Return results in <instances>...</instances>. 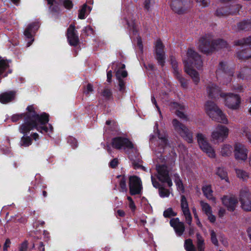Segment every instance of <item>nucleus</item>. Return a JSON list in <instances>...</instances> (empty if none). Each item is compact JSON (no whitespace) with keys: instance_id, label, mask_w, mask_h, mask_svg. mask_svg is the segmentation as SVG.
Listing matches in <instances>:
<instances>
[{"instance_id":"6ab92c4d","label":"nucleus","mask_w":251,"mask_h":251,"mask_svg":"<svg viewBox=\"0 0 251 251\" xmlns=\"http://www.w3.org/2000/svg\"><path fill=\"white\" fill-rule=\"evenodd\" d=\"M202 211L207 216L208 220L212 223L216 221V217L212 214V208L209 204L203 201L200 202Z\"/></svg>"},{"instance_id":"0eeeda50","label":"nucleus","mask_w":251,"mask_h":251,"mask_svg":"<svg viewBox=\"0 0 251 251\" xmlns=\"http://www.w3.org/2000/svg\"><path fill=\"white\" fill-rule=\"evenodd\" d=\"M173 125L175 130L187 141L188 143H192L193 141L192 133L186 126L181 124L176 119L173 120Z\"/></svg>"},{"instance_id":"72a5a7b5","label":"nucleus","mask_w":251,"mask_h":251,"mask_svg":"<svg viewBox=\"0 0 251 251\" xmlns=\"http://www.w3.org/2000/svg\"><path fill=\"white\" fill-rule=\"evenodd\" d=\"M26 134H24L21 139L20 145L21 146L27 147L31 144L32 140L29 136H25Z\"/></svg>"},{"instance_id":"052dcab7","label":"nucleus","mask_w":251,"mask_h":251,"mask_svg":"<svg viewBox=\"0 0 251 251\" xmlns=\"http://www.w3.org/2000/svg\"><path fill=\"white\" fill-rule=\"evenodd\" d=\"M112 76V71H108L107 73V79L109 82H110L111 81Z\"/></svg>"},{"instance_id":"bb28decb","label":"nucleus","mask_w":251,"mask_h":251,"mask_svg":"<svg viewBox=\"0 0 251 251\" xmlns=\"http://www.w3.org/2000/svg\"><path fill=\"white\" fill-rule=\"evenodd\" d=\"M173 105L174 107V108H176V115L181 119H182L184 120H187V117L183 111V110L185 109V106L183 105H180L176 102H174L173 104Z\"/></svg>"},{"instance_id":"9d476101","label":"nucleus","mask_w":251,"mask_h":251,"mask_svg":"<svg viewBox=\"0 0 251 251\" xmlns=\"http://www.w3.org/2000/svg\"><path fill=\"white\" fill-rule=\"evenodd\" d=\"M156 171L158 179L162 182L166 183L169 187H171L173 183L169 176V171L166 166L164 164L157 165Z\"/></svg>"},{"instance_id":"37998d69","label":"nucleus","mask_w":251,"mask_h":251,"mask_svg":"<svg viewBox=\"0 0 251 251\" xmlns=\"http://www.w3.org/2000/svg\"><path fill=\"white\" fill-rule=\"evenodd\" d=\"M93 91L94 89L92 84L88 83L86 87L84 88L83 92L85 95L89 96L93 92Z\"/></svg>"},{"instance_id":"1a4fd4ad","label":"nucleus","mask_w":251,"mask_h":251,"mask_svg":"<svg viewBox=\"0 0 251 251\" xmlns=\"http://www.w3.org/2000/svg\"><path fill=\"white\" fill-rule=\"evenodd\" d=\"M220 95L222 97H225V105L227 107L232 109H237L239 108L241 100L238 95L229 93Z\"/></svg>"},{"instance_id":"c756f323","label":"nucleus","mask_w":251,"mask_h":251,"mask_svg":"<svg viewBox=\"0 0 251 251\" xmlns=\"http://www.w3.org/2000/svg\"><path fill=\"white\" fill-rule=\"evenodd\" d=\"M91 10V9L90 7L87 6L86 4H84L81 9L79 11L78 18L80 19H85Z\"/></svg>"},{"instance_id":"f257e3e1","label":"nucleus","mask_w":251,"mask_h":251,"mask_svg":"<svg viewBox=\"0 0 251 251\" xmlns=\"http://www.w3.org/2000/svg\"><path fill=\"white\" fill-rule=\"evenodd\" d=\"M27 112L26 114H15L11 117V120L16 122L21 119L23 116L25 117L24 123L21 125L19 127L20 133L23 134H28L30 131L34 129L40 132H50L53 131V127L49 125V127L46 124L49 122V115L43 113L38 114L32 106H28L26 108Z\"/></svg>"},{"instance_id":"09e8293b","label":"nucleus","mask_w":251,"mask_h":251,"mask_svg":"<svg viewBox=\"0 0 251 251\" xmlns=\"http://www.w3.org/2000/svg\"><path fill=\"white\" fill-rule=\"evenodd\" d=\"M27 249V242L26 241L22 243L19 248V251H26Z\"/></svg>"},{"instance_id":"e433bc0d","label":"nucleus","mask_w":251,"mask_h":251,"mask_svg":"<svg viewBox=\"0 0 251 251\" xmlns=\"http://www.w3.org/2000/svg\"><path fill=\"white\" fill-rule=\"evenodd\" d=\"M184 247L187 251H196V250L193 244L191 239H187L184 243Z\"/></svg>"},{"instance_id":"de8ad7c7","label":"nucleus","mask_w":251,"mask_h":251,"mask_svg":"<svg viewBox=\"0 0 251 251\" xmlns=\"http://www.w3.org/2000/svg\"><path fill=\"white\" fill-rule=\"evenodd\" d=\"M63 5L64 7L67 9H70L73 6V3L70 0H65L63 1Z\"/></svg>"},{"instance_id":"7ed1b4c3","label":"nucleus","mask_w":251,"mask_h":251,"mask_svg":"<svg viewBox=\"0 0 251 251\" xmlns=\"http://www.w3.org/2000/svg\"><path fill=\"white\" fill-rule=\"evenodd\" d=\"M205 110L206 114L212 120L223 124L228 123L226 115L214 102L207 101L205 104Z\"/></svg>"},{"instance_id":"f3484780","label":"nucleus","mask_w":251,"mask_h":251,"mask_svg":"<svg viewBox=\"0 0 251 251\" xmlns=\"http://www.w3.org/2000/svg\"><path fill=\"white\" fill-rule=\"evenodd\" d=\"M170 224L178 236H180L183 234L185 230L184 224L183 222H180L178 218L172 219L170 221Z\"/></svg>"},{"instance_id":"4468645a","label":"nucleus","mask_w":251,"mask_h":251,"mask_svg":"<svg viewBox=\"0 0 251 251\" xmlns=\"http://www.w3.org/2000/svg\"><path fill=\"white\" fill-rule=\"evenodd\" d=\"M181 208L183 214L185 217L186 222L191 226L192 217L188 207V203L184 196H181Z\"/></svg>"},{"instance_id":"4be33fe9","label":"nucleus","mask_w":251,"mask_h":251,"mask_svg":"<svg viewBox=\"0 0 251 251\" xmlns=\"http://www.w3.org/2000/svg\"><path fill=\"white\" fill-rule=\"evenodd\" d=\"M39 26V24L37 23L29 24L24 31L25 36L27 38L32 39L33 34L38 29Z\"/></svg>"},{"instance_id":"f704fd0d","label":"nucleus","mask_w":251,"mask_h":251,"mask_svg":"<svg viewBox=\"0 0 251 251\" xmlns=\"http://www.w3.org/2000/svg\"><path fill=\"white\" fill-rule=\"evenodd\" d=\"M119 178H120V191L122 192H126L127 190L126 185V179L125 176H118Z\"/></svg>"},{"instance_id":"a211bd4d","label":"nucleus","mask_w":251,"mask_h":251,"mask_svg":"<svg viewBox=\"0 0 251 251\" xmlns=\"http://www.w3.org/2000/svg\"><path fill=\"white\" fill-rule=\"evenodd\" d=\"M67 37L70 45L76 46L79 42L78 37L75 33V26L71 25L68 29Z\"/></svg>"},{"instance_id":"338daca9","label":"nucleus","mask_w":251,"mask_h":251,"mask_svg":"<svg viewBox=\"0 0 251 251\" xmlns=\"http://www.w3.org/2000/svg\"><path fill=\"white\" fill-rule=\"evenodd\" d=\"M31 136L35 141L39 139V135L37 133H33L31 134Z\"/></svg>"},{"instance_id":"a19ab883","label":"nucleus","mask_w":251,"mask_h":251,"mask_svg":"<svg viewBox=\"0 0 251 251\" xmlns=\"http://www.w3.org/2000/svg\"><path fill=\"white\" fill-rule=\"evenodd\" d=\"M176 213L173 211L172 208H169L164 211L163 216L165 218H170L173 216H175Z\"/></svg>"},{"instance_id":"e2e57ef3","label":"nucleus","mask_w":251,"mask_h":251,"mask_svg":"<svg viewBox=\"0 0 251 251\" xmlns=\"http://www.w3.org/2000/svg\"><path fill=\"white\" fill-rule=\"evenodd\" d=\"M226 67V64L224 62H221L219 64V69L224 71Z\"/></svg>"},{"instance_id":"7c9ffc66","label":"nucleus","mask_w":251,"mask_h":251,"mask_svg":"<svg viewBox=\"0 0 251 251\" xmlns=\"http://www.w3.org/2000/svg\"><path fill=\"white\" fill-rule=\"evenodd\" d=\"M197 248L198 251H204L205 249L204 240L200 234H197Z\"/></svg>"},{"instance_id":"6e6d98bb","label":"nucleus","mask_w":251,"mask_h":251,"mask_svg":"<svg viewBox=\"0 0 251 251\" xmlns=\"http://www.w3.org/2000/svg\"><path fill=\"white\" fill-rule=\"evenodd\" d=\"M118 164V161L116 158H115L113 159L110 162V166L112 168H115L116 167Z\"/></svg>"},{"instance_id":"6e6552de","label":"nucleus","mask_w":251,"mask_h":251,"mask_svg":"<svg viewBox=\"0 0 251 251\" xmlns=\"http://www.w3.org/2000/svg\"><path fill=\"white\" fill-rule=\"evenodd\" d=\"M240 201L242 209L246 211H251V194L248 188H244L241 190Z\"/></svg>"},{"instance_id":"c85d7f7f","label":"nucleus","mask_w":251,"mask_h":251,"mask_svg":"<svg viewBox=\"0 0 251 251\" xmlns=\"http://www.w3.org/2000/svg\"><path fill=\"white\" fill-rule=\"evenodd\" d=\"M204 195L209 200L214 201L215 198L213 197V191L210 185H206L202 188Z\"/></svg>"},{"instance_id":"f03ea898","label":"nucleus","mask_w":251,"mask_h":251,"mask_svg":"<svg viewBox=\"0 0 251 251\" xmlns=\"http://www.w3.org/2000/svg\"><path fill=\"white\" fill-rule=\"evenodd\" d=\"M183 63L185 72L192 78L193 81L197 84L200 81L198 73L193 68L200 69L202 65L200 56L192 49H189L186 56L183 58Z\"/></svg>"},{"instance_id":"ea45409f","label":"nucleus","mask_w":251,"mask_h":251,"mask_svg":"<svg viewBox=\"0 0 251 251\" xmlns=\"http://www.w3.org/2000/svg\"><path fill=\"white\" fill-rule=\"evenodd\" d=\"M159 195L162 198L168 197L170 194L169 190L161 187L159 189Z\"/></svg>"},{"instance_id":"aec40b11","label":"nucleus","mask_w":251,"mask_h":251,"mask_svg":"<svg viewBox=\"0 0 251 251\" xmlns=\"http://www.w3.org/2000/svg\"><path fill=\"white\" fill-rule=\"evenodd\" d=\"M171 63L172 65V67L174 70V74L176 77L179 80L181 85L183 87H186L187 86V82L185 80V79L181 77V75L180 74V70L179 68L177 67V63L175 60H173L172 59Z\"/></svg>"},{"instance_id":"774afa93","label":"nucleus","mask_w":251,"mask_h":251,"mask_svg":"<svg viewBox=\"0 0 251 251\" xmlns=\"http://www.w3.org/2000/svg\"><path fill=\"white\" fill-rule=\"evenodd\" d=\"M39 250L40 251H45L44 245L42 242H40V246L39 247Z\"/></svg>"},{"instance_id":"680f3d73","label":"nucleus","mask_w":251,"mask_h":251,"mask_svg":"<svg viewBox=\"0 0 251 251\" xmlns=\"http://www.w3.org/2000/svg\"><path fill=\"white\" fill-rule=\"evenodd\" d=\"M83 30L87 32L88 34L93 33V29L90 26L86 27Z\"/></svg>"},{"instance_id":"a878e982","label":"nucleus","mask_w":251,"mask_h":251,"mask_svg":"<svg viewBox=\"0 0 251 251\" xmlns=\"http://www.w3.org/2000/svg\"><path fill=\"white\" fill-rule=\"evenodd\" d=\"M156 129L159 140L158 142L159 143V146H160L161 149H163L165 146H166L167 143L166 134L165 133H161L158 131V124L157 123L155 124L154 126V131Z\"/></svg>"},{"instance_id":"8fccbe9b","label":"nucleus","mask_w":251,"mask_h":251,"mask_svg":"<svg viewBox=\"0 0 251 251\" xmlns=\"http://www.w3.org/2000/svg\"><path fill=\"white\" fill-rule=\"evenodd\" d=\"M226 210L223 207H220L218 210V215L220 218H223L226 214Z\"/></svg>"},{"instance_id":"4d7b16f0","label":"nucleus","mask_w":251,"mask_h":251,"mask_svg":"<svg viewBox=\"0 0 251 251\" xmlns=\"http://www.w3.org/2000/svg\"><path fill=\"white\" fill-rule=\"evenodd\" d=\"M151 101L155 105L159 113V114L160 115V116H161V111H160V108H159L158 106L157 105L156 100L155 99V98L153 96L151 97Z\"/></svg>"},{"instance_id":"39448f33","label":"nucleus","mask_w":251,"mask_h":251,"mask_svg":"<svg viewBox=\"0 0 251 251\" xmlns=\"http://www.w3.org/2000/svg\"><path fill=\"white\" fill-rule=\"evenodd\" d=\"M228 134L229 129L226 126L218 125L211 130V139L214 142H222L227 138Z\"/></svg>"},{"instance_id":"864d4df0","label":"nucleus","mask_w":251,"mask_h":251,"mask_svg":"<svg viewBox=\"0 0 251 251\" xmlns=\"http://www.w3.org/2000/svg\"><path fill=\"white\" fill-rule=\"evenodd\" d=\"M10 243L11 242L9 239H7L5 240L3 248L4 251H7L8 248L10 247Z\"/></svg>"},{"instance_id":"f8f14e48","label":"nucleus","mask_w":251,"mask_h":251,"mask_svg":"<svg viewBox=\"0 0 251 251\" xmlns=\"http://www.w3.org/2000/svg\"><path fill=\"white\" fill-rule=\"evenodd\" d=\"M129 191L132 195L139 194L142 189V181L140 178L136 176H131L129 178Z\"/></svg>"},{"instance_id":"20e7f679","label":"nucleus","mask_w":251,"mask_h":251,"mask_svg":"<svg viewBox=\"0 0 251 251\" xmlns=\"http://www.w3.org/2000/svg\"><path fill=\"white\" fill-rule=\"evenodd\" d=\"M227 46L226 42L223 40L218 39L212 42L206 37H202L200 40L199 49L202 52L207 53L213 50L226 48Z\"/></svg>"},{"instance_id":"a18cd8bd","label":"nucleus","mask_w":251,"mask_h":251,"mask_svg":"<svg viewBox=\"0 0 251 251\" xmlns=\"http://www.w3.org/2000/svg\"><path fill=\"white\" fill-rule=\"evenodd\" d=\"M151 180L152 184L154 187L158 189L161 187L160 183L156 180V178L152 175H151Z\"/></svg>"},{"instance_id":"2f4dec72","label":"nucleus","mask_w":251,"mask_h":251,"mask_svg":"<svg viewBox=\"0 0 251 251\" xmlns=\"http://www.w3.org/2000/svg\"><path fill=\"white\" fill-rule=\"evenodd\" d=\"M232 151V148L231 146L228 144H225L221 147L220 152L222 156H227L231 154Z\"/></svg>"},{"instance_id":"b1692460","label":"nucleus","mask_w":251,"mask_h":251,"mask_svg":"<svg viewBox=\"0 0 251 251\" xmlns=\"http://www.w3.org/2000/svg\"><path fill=\"white\" fill-rule=\"evenodd\" d=\"M206 89L209 96L212 98H216L220 93L219 88L212 83L208 84Z\"/></svg>"},{"instance_id":"412c9836","label":"nucleus","mask_w":251,"mask_h":251,"mask_svg":"<svg viewBox=\"0 0 251 251\" xmlns=\"http://www.w3.org/2000/svg\"><path fill=\"white\" fill-rule=\"evenodd\" d=\"M15 97V93L13 91L6 92L0 94V102L6 104L12 101Z\"/></svg>"},{"instance_id":"0e129e2a","label":"nucleus","mask_w":251,"mask_h":251,"mask_svg":"<svg viewBox=\"0 0 251 251\" xmlns=\"http://www.w3.org/2000/svg\"><path fill=\"white\" fill-rule=\"evenodd\" d=\"M251 43V37H250L249 38H247L246 39H244V42L243 43H239V44H250Z\"/></svg>"},{"instance_id":"58836bf2","label":"nucleus","mask_w":251,"mask_h":251,"mask_svg":"<svg viewBox=\"0 0 251 251\" xmlns=\"http://www.w3.org/2000/svg\"><path fill=\"white\" fill-rule=\"evenodd\" d=\"M210 239L212 243L215 246L218 247L219 246L218 240L217 238V235L215 232L213 230H210Z\"/></svg>"},{"instance_id":"393cba45","label":"nucleus","mask_w":251,"mask_h":251,"mask_svg":"<svg viewBox=\"0 0 251 251\" xmlns=\"http://www.w3.org/2000/svg\"><path fill=\"white\" fill-rule=\"evenodd\" d=\"M9 67V62L7 60H5L2 57H0V76L2 75V77H6L8 74L11 73V71L9 70L6 72L3 75V74Z\"/></svg>"},{"instance_id":"c9c22d12","label":"nucleus","mask_w":251,"mask_h":251,"mask_svg":"<svg viewBox=\"0 0 251 251\" xmlns=\"http://www.w3.org/2000/svg\"><path fill=\"white\" fill-rule=\"evenodd\" d=\"M174 176L175 182L176 183V184L177 186L178 190L183 192L184 190V187L182 183V181L179 178V176L177 174H175L174 175Z\"/></svg>"},{"instance_id":"9b49d317","label":"nucleus","mask_w":251,"mask_h":251,"mask_svg":"<svg viewBox=\"0 0 251 251\" xmlns=\"http://www.w3.org/2000/svg\"><path fill=\"white\" fill-rule=\"evenodd\" d=\"M112 145L114 148L118 150L131 149L133 148V144L128 139L121 137L114 138Z\"/></svg>"},{"instance_id":"473e14b6","label":"nucleus","mask_w":251,"mask_h":251,"mask_svg":"<svg viewBox=\"0 0 251 251\" xmlns=\"http://www.w3.org/2000/svg\"><path fill=\"white\" fill-rule=\"evenodd\" d=\"M216 174L222 179H225L227 182H229L228 178L227 176V173L224 169L222 167H219L217 169Z\"/></svg>"},{"instance_id":"5fc2aeb1","label":"nucleus","mask_w":251,"mask_h":251,"mask_svg":"<svg viewBox=\"0 0 251 251\" xmlns=\"http://www.w3.org/2000/svg\"><path fill=\"white\" fill-rule=\"evenodd\" d=\"M198 3L200 4V6L202 7L207 6L208 2L206 0H196Z\"/></svg>"},{"instance_id":"bf43d9fd","label":"nucleus","mask_w":251,"mask_h":251,"mask_svg":"<svg viewBox=\"0 0 251 251\" xmlns=\"http://www.w3.org/2000/svg\"><path fill=\"white\" fill-rule=\"evenodd\" d=\"M129 207L131 209V210L134 211L136 209V206L134 204V202L133 201L129 202Z\"/></svg>"},{"instance_id":"3c124183","label":"nucleus","mask_w":251,"mask_h":251,"mask_svg":"<svg viewBox=\"0 0 251 251\" xmlns=\"http://www.w3.org/2000/svg\"><path fill=\"white\" fill-rule=\"evenodd\" d=\"M119 80V90L120 91L123 92L125 90V83L123 80L121 79V78H120Z\"/></svg>"},{"instance_id":"69168bd1","label":"nucleus","mask_w":251,"mask_h":251,"mask_svg":"<svg viewBox=\"0 0 251 251\" xmlns=\"http://www.w3.org/2000/svg\"><path fill=\"white\" fill-rule=\"evenodd\" d=\"M117 214L120 217H124L125 215V212L123 210L120 209L117 210Z\"/></svg>"},{"instance_id":"2eb2a0df","label":"nucleus","mask_w":251,"mask_h":251,"mask_svg":"<svg viewBox=\"0 0 251 251\" xmlns=\"http://www.w3.org/2000/svg\"><path fill=\"white\" fill-rule=\"evenodd\" d=\"M222 203L227 209L228 210L233 211L238 203L237 198L233 196H225L222 199Z\"/></svg>"},{"instance_id":"5701e85b","label":"nucleus","mask_w":251,"mask_h":251,"mask_svg":"<svg viewBox=\"0 0 251 251\" xmlns=\"http://www.w3.org/2000/svg\"><path fill=\"white\" fill-rule=\"evenodd\" d=\"M171 7L174 11L179 14L185 11L182 0H172Z\"/></svg>"},{"instance_id":"cd10ccee","label":"nucleus","mask_w":251,"mask_h":251,"mask_svg":"<svg viewBox=\"0 0 251 251\" xmlns=\"http://www.w3.org/2000/svg\"><path fill=\"white\" fill-rule=\"evenodd\" d=\"M125 65L119 63L118 65V69L116 72V75L118 79L122 77H125L127 75V72L125 70Z\"/></svg>"},{"instance_id":"c03bdc74","label":"nucleus","mask_w":251,"mask_h":251,"mask_svg":"<svg viewBox=\"0 0 251 251\" xmlns=\"http://www.w3.org/2000/svg\"><path fill=\"white\" fill-rule=\"evenodd\" d=\"M102 95L106 99H109L112 96V93L110 89L108 88H105L102 93Z\"/></svg>"},{"instance_id":"603ef678","label":"nucleus","mask_w":251,"mask_h":251,"mask_svg":"<svg viewBox=\"0 0 251 251\" xmlns=\"http://www.w3.org/2000/svg\"><path fill=\"white\" fill-rule=\"evenodd\" d=\"M69 142L73 148H75L77 147V141L75 139L70 137L69 139Z\"/></svg>"},{"instance_id":"423d86ee","label":"nucleus","mask_w":251,"mask_h":251,"mask_svg":"<svg viewBox=\"0 0 251 251\" xmlns=\"http://www.w3.org/2000/svg\"><path fill=\"white\" fill-rule=\"evenodd\" d=\"M197 142L200 148L211 158H214L216 154L214 149L208 143L205 135L198 133L196 135Z\"/></svg>"},{"instance_id":"dca6fc26","label":"nucleus","mask_w":251,"mask_h":251,"mask_svg":"<svg viewBox=\"0 0 251 251\" xmlns=\"http://www.w3.org/2000/svg\"><path fill=\"white\" fill-rule=\"evenodd\" d=\"M155 47L156 59L158 62L163 66L164 64L165 56L163 50L164 46L160 40L158 39L156 41Z\"/></svg>"},{"instance_id":"13d9d810","label":"nucleus","mask_w":251,"mask_h":251,"mask_svg":"<svg viewBox=\"0 0 251 251\" xmlns=\"http://www.w3.org/2000/svg\"><path fill=\"white\" fill-rule=\"evenodd\" d=\"M151 0H145L144 6L145 9L149 10L150 8Z\"/></svg>"},{"instance_id":"ddd939ff","label":"nucleus","mask_w":251,"mask_h":251,"mask_svg":"<svg viewBox=\"0 0 251 251\" xmlns=\"http://www.w3.org/2000/svg\"><path fill=\"white\" fill-rule=\"evenodd\" d=\"M234 156L238 161H245L248 158V150L245 146L237 143L234 145Z\"/></svg>"},{"instance_id":"79ce46f5","label":"nucleus","mask_w":251,"mask_h":251,"mask_svg":"<svg viewBox=\"0 0 251 251\" xmlns=\"http://www.w3.org/2000/svg\"><path fill=\"white\" fill-rule=\"evenodd\" d=\"M242 134L248 138L249 142L251 144V132L248 127H244L242 129Z\"/></svg>"},{"instance_id":"4c0bfd02","label":"nucleus","mask_w":251,"mask_h":251,"mask_svg":"<svg viewBox=\"0 0 251 251\" xmlns=\"http://www.w3.org/2000/svg\"><path fill=\"white\" fill-rule=\"evenodd\" d=\"M236 172L237 176L243 180H246L249 177L248 173L243 170L237 169L236 170Z\"/></svg>"},{"instance_id":"49530a36","label":"nucleus","mask_w":251,"mask_h":251,"mask_svg":"<svg viewBox=\"0 0 251 251\" xmlns=\"http://www.w3.org/2000/svg\"><path fill=\"white\" fill-rule=\"evenodd\" d=\"M127 24L130 30H131L132 31L133 34H135V33L137 32V31L135 29V25L134 22L132 21L131 22H129L128 21H127Z\"/></svg>"}]
</instances>
